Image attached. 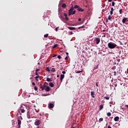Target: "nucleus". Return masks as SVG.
<instances>
[{
	"mask_svg": "<svg viewBox=\"0 0 128 128\" xmlns=\"http://www.w3.org/2000/svg\"><path fill=\"white\" fill-rule=\"evenodd\" d=\"M116 46H117V45L115 43L110 42L108 44V48H111L112 50L113 48H116Z\"/></svg>",
	"mask_w": 128,
	"mask_h": 128,
	"instance_id": "nucleus-1",
	"label": "nucleus"
},
{
	"mask_svg": "<svg viewBox=\"0 0 128 128\" xmlns=\"http://www.w3.org/2000/svg\"><path fill=\"white\" fill-rule=\"evenodd\" d=\"M74 10V8L72 7L68 10V16L74 15L76 14V10Z\"/></svg>",
	"mask_w": 128,
	"mask_h": 128,
	"instance_id": "nucleus-2",
	"label": "nucleus"
},
{
	"mask_svg": "<svg viewBox=\"0 0 128 128\" xmlns=\"http://www.w3.org/2000/svg\"><path fill=\"white\" fill-rule=\"evenodd\" d=\"M25 108H26V106L24 105H22L20 108H19V110H20L21 112L24 114V112H26V110H24Z\"/></svg>",
	"mask_w": 128,
	"mask_h": 128,
	"instance_id": "nucleus-3",
	"label": "nucleus"
},
{
	"mask_svg": "<svg viewBox=\"0 0 128 128\" xmlns=\"http://www.w3.org/2000/svg\"><path fill=\"white\" fill-rule=\"evenodd\" d=\"M74 8H77L78 10V12H84V10L82 8H80V7L78 6V5H75L74 6Z\"/></svg>",
	"mask_w": 128,
	"mask_h": 128,
	"instance_id": "nucleus-4",
	"label": "nucleus"
},
{
	"mask_svg": "<svg viewBox=\"0 0 128 128\" xmlns=\"http://www.w3.org/2000/svg\"><path fill=\"white\" fill-rule=\"evenodd\" d=\"M46 84H44L42 86H40V90H44L46 88Z\"/></svg>",
	"mask_w": 128,
	"mask_h": 128,
	"instance_id": "nucleus-5",
	"label": "nucleus"
},
{
	"mask_svg": "<svg viewBox=\"0 0 128 128\" xmlns=\"http://www.w3.org/2000/svg\"><path fill=\"white\" fill-rule=\"evenodd\" d=\"M40 120H36V121L34 122L35 126H40Z\"/></svg>",
	"mask_w": 128,
	"mask_h": 128,
	"instance_id": "nucleus-6",
	"label": "nucleus"
},
{
	"mask_svg": "<svg viewBox=\"0 0 128 128\" xmlns=\"http://www.w3.org/2000/svg\"><path fill=\"white\" fill-rule=\"evenodd\" d=\"M95 40L96 41V44H98L100 42V38H96Z\"/></svg>",
	"mask_w": 128,
	"mask_h": 128,
	"instance_id": "nucleus-7",
	"label": "nucleus"
},
{
	"mask_svg": "<svg viewBox=\"0 0 128 128\" xmlns=\"http://www.w3.org/2000/svg\"><path fill=\"white\" fill-rule=\"evenodd\" d=\"M54 107V104L52 103H50L48 104V108H52Z\"/></svg>",
	"mask_w": 128,
	"mask_h": 128,
	"instance_id": "nucleus-8",
	"label": "nucleus"
},
{
	"mask_svg": "<svg viewBox=\"0 0 128 128\" xmlns=\"http://www.w3.org/2000/svg\"><path fill=\"white\" fill-rule=\"evenodd\" d=\"M96 94L94 92V91H92L91 92V96L92 98H96Z\"/></svg>",
	"mask_w": 128,
	"mask_h": 128,
	"instance_id": "nucleus-9",
	"label": "nucleus"
},
{
	"mask_svg": "<svg viewBox=\"0 0 128 128\" xmlns=\"http://www.w3.org/2000/svg\"><path fill=\"white\" fill-rule=\"evenodd\" d=\"M64 74H61L60 78V80L61 82H62V80H64Z\"/></svg>",
	"mask_w": 128,
	"mask_h": 128,
	"instance_id": "nucleus-10",
	"label": "nucleus"
},
{
	"mask_svg": "<svg viewBox=\"0 0 128 128\" xmlns=\"http://www.w3.org/2000/svg\"><path fill=\"white\" fill-rule=\"evenodd\" d=\"M18 128H20V124H22V121L20 119L18 120Z\"/></svg>",
	"mask_w": 128,
	"mask_h": 128,
	"instance_id": "nucleus-11",
	"label": "nucleus"
},
{
	"mask_svg": "<svg viewBox=\"0 0 128 128\" xmlns=\"http://www.w3.org/2000/svg\"><path fill=\"white\" fill-rule=\"evenodd\" d=\"M114 122H118V120H120V117H118V116H116L114 118Z\"/></svg>",
	"mask_w": 128,
	"mask_h": 128,
	"instance_id": "nucleus-12",
	"label": "nucleus"
},
{
	"mask_svg": "<svg viewBox=\"0 0 128 128\" xmlns=\"http://www.w3.org/2000/svg\"><path fill=\"white\" fill-rule=\"evenodd\" d=\"M45 90L46 92H50V86H47L45 89Z\"/></svg>",
	"mask_w": 128,
	"mask_h": 128,
	"instance_id": "nucleus-13",
	"label": "nucleus"
},
{
	"mask_svg": "<svg viewBox=\"0 0 128 128\" xmlns=\"http://www.w3.org/2000/svg\"><path fill=\"white\" fill-rule=\"evenodd\" d=\"M126 20H128V18H125L122 19V22H123V24H126Z\"/></svg>",
	"mask_w": 128,
	"mask_h": 128,
	"instance_id": "nucleus-14",
	"label": "nucleus"
},
{
	"mask_svg": "<svg viewBox=\"0 0 128 128\" xmlns=\"http://www.w3.org/2000/svg\"><path fill=\"white\" fill-rule=\"evenodd\" d=\"M68 28L70 30H76V28L74 27H68Z\"/></svg>",
	"mask_w": 128,
	"mask_h": 128,
	"instance_id": "nucleus-15",
	"label": "nucleus"
},
{
	"mask_svg": "<svg viewBox=\"0 0 128 128\" xmlns=\"http://www.w3.org/2000/svg\"><path fill=\"white\" fill-rule=\"evenodd\" d=\"M104 108V105H100L99 106V110H102Z\"/></svg>",
	"mask_w": 128,
	"mask_h": 128,
	"instance_id": "nucleus-16",
	"label": "nucleus"
},
{
	"mask_svg": "<svg viewBox=\"0 0 128 128\" xmlns=\"http://www.w3.org/2000/svg\"><path fill=\"white\" fill-rule=\"evenodd\" d=\"M49 86H51V88H54V84H52V82L49 83Z\"/></svg>",
	"mask_w": 128,
	"mask_h": 128,
	"instance_id": "nucleus-17",
	"label": "nucleus"
},
{
	"mask_svg": "<svg viewBox=\"0 0 128 128\" xmlns=\"http://www.w3.org/2000/svg\"><path fill=\"white\" fill-rule=\"evenodd\" d=\"M38 78H40V76H38L34 77L36 80L37 82H38Z\"/></svg>",
	"mask_w": 128,
	"mask_h": 128,
	"instance_id": "nucleus-18",
	"label": "nucleus"
},
{
	"mask_svg": "<svg viewBox=\"0 0 128 128\" xmlns=\"http://www.w3.org/2000/svg\"><path fill=\"white\" fill-rule=\"evenodd\" d=\"M86 28V26L84 25H83L82 26L78 27V30H80V28Z\"/></svg>",
	"mask_w": 128,
	"mask_h": 128,
	"instance_id": "nucleus-19",
	"label": "nucleus"
},
{
	"mask_svg": "<svg viewBox=\"0 0 128 128\" xmlns=\"http://www.w3.org/2000/svg\"><path fill=\"white\" fill-rule=\"evenodd\" d=\"M46 80H47V82H52V79H50V78H46Z\"/></svg>",
	"mask_w": 128,
	"mask_h": 128,
	"instance_id": "nucleus-20",
	"label": "nucleus"
},
{
	"mask_svg": "<svg viewBox=\"0 0 128 128\" xmlns=\"http://www.w3.org/2000/svg\"><path fill=\"white\" fill-rule=\"evenodd\" d=\"M58 44H55L52 47V48H56V46H58Z\"/></svg>",
	"mask_w": 128,
	"mask_h": 128,
	"instance_id": "nucleus-21",
	"label": "nucleus"
},
{
	"mask_svg": "<svg viewBox=\"0 0 128 128\" xmlns=\"http://www.w3.org/2000/svg\"><path fill=\"white\" fill-rule=\"evenodd\" d=\"M66 4H62V8H66Z\"/></svg>",
	"mask_w": 128,
	"mask_h": 128,
	"instance_id": "nucleus-22",
	"label": "nucleus"
},
{
	"mask_svg": "<svg viewBox=\"0 0 128 128\" xmlns=\"http://www.w3.org/2000/svg\"><path fill=\"white\" fill-rule=\"evenodd\" d=\"M107 116H112V113H110V112H108Z\"/></svg>",
	"mask_w": 128,
	"mask_h": 128,
	"instance_id": "nucleus-23",
	"label": "nucleus"
},
{
	"mask_svg": "<svg viewBox=\"0 0 128 128\" xmlns=\"http://www.w3.org/2000/svg\"><path fill=\"white\" fill-rule=\"evenodd\" d=\"M50 96V94H42V96Z\"/></svg>",
	"mask_w": 128,
	"mask_h": 128,
	"instance_id": "nucleus-24",
	"label": "nucleus"
},
{
	"mask_svg": "<svg viewBox=\"0 0 128 128\" xmlns=\"http://www.w3.org/2000/svg\"><path fill=\"white\" fill-rule=\"evenodd\" d=\"M102 120H104V118H100L99 119V122H102Z\"/></svg>",
	"mask_w": 128,
	"mask_h": 128,
	"instance_id": "nucleus-25",
	"label": "nucleus"
},
{
	"mask_svg": "<svg viewBox=\"0 0 128 128\" xmlns=\"http://www.w3.org/2000/svg\"><path fill=\"white\" fill-rule=\"evenodd\" d=\"M51 72H56V69L54 68H52L51 70Z\"/></svg>",
	"mask_w": 128,
	"mask_h": 128,
	"instance_id": "nucleus-26",
	"label": "nucleus"
},
{
	"mask_svg": "<svg viewBox=\"0 0 128 128\" xmlns=\"http://www.w3.org/2000/svg\"><path fill=\"white\" fill-rule=\"evenodd\" d=\"M108 20H112V16H110V15H109L108 16Z\"/></svg>",
	"mask_w": 128,
	"mask_h": 128,
	"instance_id": "nucleus-27",
	"label": "nucleus"
},
{
	"mask_svg": "<svg viewBox=\"0 0 128 128\" xmlns=\"http://www.w3.org/2000/svg\"><path fill=\"white\" fill-rule=\"evenodd\" d=\"M48 34H46L44 35V38H48Z\"/></svg>",
	"mask_w": 128,
	"mask_h": 128,
	"instance_id": "nucleus-28",
	"label": "nucleus"
},
{
	"mask_svg": "<svg viewBox=\"0 0 128 128\" xmlns=\"http://www.w3.org/2000/svg\"><path fill=\"white\" fill-rule=\"evenodd\" d=\"M119 12H120V14H122V9H120L119 10Z\"/></svg>",
	"mask_w": 128,
	"mask_h": 128,
	"instance_id": "nucleus-29",
	"label": "nucleus"
},
{
	"mask_svg": "<svg viewBox=\"0 0 128 128\" xmlns=\"http://www.w3.org/2000/svg\"><path fill=\"white\" fill-rule=\"evenodd\" d=\"M46 70L48 72H50V68H48V67H47L46 68Z\"/></svg>",
	"mask_w": 128,
	"mask_h": 128,
	"instance_id": "nucleus-30",
	"label": "nucleus"
},
{
	"mask_svg": "<svg viewBox=\"0 0 128 128\" xmlns=\"http://www.w3.org/2000/svg\"><path fill=\"white\" fill-rule=\"evenodd\" d=\"M104 98H106V100H110V96H104Z\"/></svg>",
	"mask_w": 128,
	"mask_h": 128,
	"instance_id": "nucleus-31",
	"label": "nucleus"
},
{
	"mask_svg": "<svg viewBox=\"0 0 128 128\" xmlns=\"http://www.w3.org/2000/svg\"><path fill=\"white\" fill-rule=\"evenodd\" d=\"M82 70H79L76 72V74H80V72H82Z\"/></svg>",
	"mask_w": 128,
	"mask_h": 128,
	"instance_id": "nucleus-32",
	"label": "nucleus"
},
{
	"mask_svg": "<svg viewBox=\"0 0 128 128\" xmlns=\"http://www.w3.org/2000/svg\"><path fill=\"white\" fill-rule=\"evenodd\" d=\"M114 4H116V2H112V6H114Z\"/></svg>",
	"mask_w": 128,
	"mask_h": 128,
	"instance_id": "nucleus-33",
	"label": "nucleus"
},
{
	"mask_svg": "<svg viewBox=\"0 0 128 128\" xmlns=\"http://www.w3.org/2000/svg\"><path fill=\"white\" fill-rule=\"evenodd\" d=\"M64 16H65V18H66L68 16V14H66V13H64Z\"/></svg>",
	"mask_w": 128,
	"mask_h": 128,
	"instance_id": "nucleus-34",
	"label": "nucleus"
},
{
	"mask_svg": "<svg viewBox=\"0 0 128 128\" xmlns=\"http://www.w3.org/2000/svg\"><path fill=\"white\" fill-rule=\"evenodd\" d=\"M34 90H38V86H35L34 88Z\"/></svg>",
	"mask_w": 128,
	"mask_h": 128,
	"instance_id": "nucleus-35",
	"label": "nucleus"
},
{
	"mask_svg": "<svg viewBox=\"0 0 128 128\" xmlns=\"http://www.w3.org/2000/svg\"><path fill=\"white\" fill-rule=\"evenodd\" d=\"M114 76H116V72H114Z\"/></svg>",
	"mask_w": 128,
	"mask_h": 128,
	"instance_id": "nucleus-36",
	"label": "nucleus"
},
{
	"mask_svg": "<svg viewBox=\"0 0 128 128\" xmlns=\"http://www.w3.org/2000/svg\"><path fill=\"white\" fill-rule=\"evenodd\" d=\"M58 58L59 60H60V58H62V56H58Z\"/></svg>",
	"mask_w": 128,
	"mask_h": 128,
	"instance_id": "nucleus-37",
	"label": "nucleus"
},
{
	"mask_svg": "<svg viewBox=\"0 0 128 128\" xmlns=\"http://www.w3.org/2000/svg\"><path fill=\"white\" fill-rule=\"evenodd\" d=\"M65 20H68V18L67 17H65Z\"/></svg>",
	"mask_w": 128,
	"mask_h": 128,
	"instance_id": "nucleus-38",
	"label": "nucleus"
},
{
	"mask_svg": "<svg viewBox=\"0 0 128 128\" xmlns=\"http://www.w3.org/2000/svg\"><path fill=\"white\" fill-rule=\"evenodd\" d=\"M58 27H57L55 28L56 32H58Z\"/></svg>",
	"mask_w": 128,
	"mask_h": 128,
	"instance_id": "nucleus-39",
	"label": "nucleus"
},
{
	"mask_svg": "<svg viewBox=\"0 0 128 128\" xmlns=\"http://www.w3.org/2000/svg\"><path fill=\"white\" fill-rule=\"evenodd\" d=\"M114 14V11H110V14L112 15Z\"/></svg>",
	"mask_w": 128,
	"mask_h": 128,
	"instance_id": "nucleus-40",
	"label": "nucleus"
},
{
	"mask_svg": "<svg viewBox=\"0 0 128 128\" xmlns=\"http://www.w3.org/2000/svg\"><path fill=\"white\" fill-rule=\"evenodd\" d=\"M120 46H124V44H122V42H120Z\"/></svg>",
	"mask_w": 128,
	"mask_h": 128,
	"instance_id": "nucleus-41",
	"label": "nucleus"
},
{
	"mask_svg": "<svg viewBox=\"0 0 128 128\" xmlns=\"http://www.w3.org/2000/svg\"><path fill=\"white\" fill-rule=\"evenodd\" d=\"M32 86H36V83H34V82H32Z\"/></svg>",
	"mask_w": 128,
	"mask_h": 128,
	"instance_id": "nucleus-42",
	"label": "nucleus"
},
{
	"mask_svg": "<svg viewBox=\"0 0 128 128\" xmlns=\"http://www.w3.org/2000/svg\"><path fill=\"white\" fill-rule=\"evenodd\" d=\"M62 74H66V71H62Z\"/></svg>",
	"mask_w": 128,
	"mask_h": 128,
	"instance_id": "nucleus-43",
	"label": "nucleus"
},
{
	"mask_svg": "<svg viewBox=\"0 0 128 128\" xmlns=\"http://www.w3.org/2000/svg\"><path fill=\"white\" fill-rule=\"evenodd\" d=\"M38 70H40V69H36V72H38Z\"/></svg>",
	"mask_w": 128,
	"mask_h": 128,
	"instance_id": "nucleus-44",
	"label": "nucleus"
},
{
	"mask_svg": "<svg viewBox=\"0 0 128 128\" xmlns=\"http://www.w3.org/2000/svg\"><path fill=\"white\" fill-rule=\"evenodd\" d=\"M68 56H66L64 58V60H68Z\"/></svg>",
	"mask_w": 128,
	"mask_h": 128,
	"instance_id": "nucleus-45",
	"label": "nucleus"
},
{
	"mask_svg": "<svg viewBox=\"0 0 128 128\" xmlns=\"http://www.w3.org/2000/svg\"><path fill=\"white\" fill-rule=\"evenodd\" d=\"M70 35L74 34V33L72 32H70Z\"/></svg>",
	"mask_w": 128,
	"mask_h": 128,
	"instance_id": "nucleus-46",
	"label": "nucleus"
},
{
	"mask_svg": "<svg viewBox=\"0 0 128 128\" xmlns=\"http://www.w3.org/2000/svg\"><path fill=\"white\" fill-rule=\"evenodd\" d=\"M78 22H80V20H82V18H79L78 19Z\"/></svg>",
	"mask_w": 128,
	"mask_h": 128,
	"instance_id": "nucleus-47",
	"label": "nucleus"
},
{
	"mask_svg": "<svg viewBox=\"0 0 128 128\" xmlns=\"http://www.w3.org/2000/svg\"><path fill=\"white\" fill-rule=\"evenodd\" d=\"M111 12H114V8H111Z\"/></svg>",
	"mask_w": 128,
	"mask_h": 128,
	"instance_id": "nucleus-48",
	"label": "nucleus"
},
{
	"mask_svg": "<svg viewBox=\"0 0 128 128\" xmlns=\"http://www.w3.org/2000/svg\"><path fill=\"white\" fill-rule=\"evenodd\" d=\"M36 75L37 76H38V72H36Z\"/></svg>",
	"mask_w": 128,
	"mask_h": 128,
	"instance_id": "nucleus-49",
	"label": "nucleus"
},
{
	"mask_svg": "<svg viewBox=\"0 0 128 128\" xmlns=\"http://www.w3.org/2000/svg\"><path fill=\"white\" fill-rule=\"evenodd\" d=\"M96 86H98V82H96Z\"/></svg>",
	"mask_w": 128,
	"mask_h": 128,
	"instance_id": "nucleus-50",
	"label": "nucleus"
},
{
	"mask_svg": "<svg viewBox=\"0 0 128 128\" xmlns=\"http://www.w3.org/2000/svg\"><path fill=\"white\" fill-rule=\"evenodd\" d=\"M108 2H112V0H108Z\"/></svg>",
	"mask_w": 128,
	"mask_h": 128,
	"instance_id": "nucleus-51",
	"label": "nucleus"
},
{
	"mask_svg": "<svg viewBox=\"0 0 128 128\" xmlns=\"http://www.w3.org/2000/svg\"><path fill=\"white\" fill-rule=\"evenodd\" d=\"M44 84H48V82H44Z\"/></svg>",
	"mask_w": 128,
	"mask_h": 128,
	"instance_id": "nucleus-52",
	"label": "nucleus"
},
{
	"mask_svg": "<svg viewBox=\"0 0 128 128\" xmlns=\"http://www.w3.org/2000/svg\"><path fill=\"white\" fill-rule=\"evenodd\" d=\"M34 76H32V77H31L30 78V80H32V77Z\"/></svg>",
	"mask_w": 128,
	"mask_h": 128,
	"instance_id": "nucleus-53",
	"label": "nucleus"
},
{
	"mask_svg": "<svg viewBox=\"0 0 128 128\" xmlns=\"http://www.w3.org/2000/svg\"><path fill=\"white\" fill-rule=\"evenodd\" d=\"M125 106H126V108H128V105H125Z\"/></svg>",
	"mask_w": 128,
	"mask_h": 128,
	"instance_id": "nucleus-54",
	"label": "nucleus"
},
{
	"mask_svg": "<svg viewBox=\"0 0 128 128\" xmlns=\"http://www.w3.org/2000/svg\"><path fill=\"white\" fill-rule=\"evenodd\" d=\"M106 35H104L103 36H102V38H106Z\"/></svg>",
	"mask_w": 128,
	"mask_h": 128,
	"instance_id": "nucleus-55",
	"label": "nucleus"
},
{
	"mask_svg": "<svg viewBox=\"0 0 128 128\" xmlns=\"http://www.w3.org/2000/svg\"><path fill=\"white\" fill-rule=\"evenodd\" d=\"M108 19L106 20V22H108Z\"/></svg>",
	"mask_w": 128,
	"mask_h": 128,
	"instance_id": "nucleus-56",
	"label": "nucleus"
},
{
	"mask_svg": "<svg viewBox=\"0 0 128 128\" xmlns=\"http://www.w3.org/2000/svg\"><path fill=\"white\" fill-rule=\"evenodd\" d=\"M66 54L68 55V52H66Z\"/></svg>",
	"mask_w": 128,
	"mask_h": 128,
	"instance_id": "nucleus-57",
	"label": "nucleus"
},
{
	"mask_svg": "<svg viewBox=\"0 0 128 128\" xmlns=\"http://www.w3.org/2000/svg\"><path fill=\"white\" fill-rule=\"evenodd\" d=\"M57 78H60V75H57Z\"/></svg>",
	"mask_w": 128,
	"mask_h": 128,
	"instance_id": "nucleus-58",
	"label": "nucleus"
},
{
	"mask_svg": "<svg viewBox=\"0 0 128 128\" xmlns=\"http://www.w3.org/2000/svg\"><path fill=\"white\" fill-rule=\"evenodd\" d=\"M108 128H112V127H110V126H108Z\"/></svg>",
	"mask_w": 128,
	"mask_h": 128,
	"instance_id": "nucleus-59",
	"label": "nucleus"
},
{
	"mask_svg": "<svg viewBox=\"0 0 128 128\" xmlns=\"http://www.w3.org/2000/svg\"><path fill=\"white\" fill-rule=\"evenodd\" d=\"M40 64V62H38V64Z\"/></svg>",
	"mask_w": 128,
	"mask_h": 128,
	"instance_id": "nucleus-60",
	"label": "nucleus"
},
{
	"mask_svg": "<svg viewBox=\"0 0 128 128\" xmlns=\"http://www.w3.org/2000/svg\"><path fill=\"white\" fill-rule=\"evenodd\" d=\"M30 118V116L29 118Z\"/></svg>",
	"mask_w": 128,
	"mask_h": 128,
	"instance_id": "nucleus-61",
	"label": "nucleus"
},
{
	"mask_svg": "<svg viewBox=\"0 0 128 128\" xmlns=\"http://www.w3.org/2000/svg\"><path fill=\"white\" fill-rule=\"evenodd\" d=\"M104 31H105V30H103V32H104Z\"/></svg>",
	"mask_w": 128,
	"mask_h": 128,
	"instance_id": "nucleus-62",
	"label": "nucleus"
},
{
	"mask_svg": "<svg viewBox=\"0 0 128 128\" xmlns=\"http://www.w3.org/2000/svg\"><path fill=\"white\" fill-rule=\"evenodd\" d=\"M85 30L84 29V30Z\"/></svg>",
	"mask_w": 128,
	"mask_h": 128,
	"instance_id": "nucleus-63",
	"label": "nucleus"
},
{
	"mask_svg": "<svg viewBox=\"0 0 128 128\" xmlns=\"http://www.w3.org/2000/svg\"><path fill=\"white\" fill-rule=\"evenodd\" d=\"M40 86H42V84H40Z\"/></svg>",
	"mask_w": 128,
	"mask_h": 128,
	"instance_id": "nucleus-64",
	"label": "nucleus"
}]
</instances>
